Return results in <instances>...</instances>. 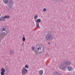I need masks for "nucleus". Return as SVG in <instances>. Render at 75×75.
<instances>
[{"mask_svg": "<svg viewBox=\"0 0 75 75\" xmlns=\"http://www.w3.org/2000/svg\"><path fill=\"white\" fill-rule=\"evenodd\" d=\"M0 18L2 21H6V19H5V18H6V16H5L4 17L1 16Z\"/></svg>", "mask_w": 75, "mask_h": 75, "instance_id": "nucleus-7", "label": "nucleus"}, {"mask_svg": "<svg viewBox=\"0 0 75 75\" xmlns=\"http://www.w3.org/2000/svg\"><path fill=\"white\" fill-rule=\"evenodd\" d=\"M39 74L40 75H42L43 74V71L42 70H40L39 71Z\"/></svg>", "mask_w": 75, "mask_h": 75, "instance_id": "nucleus-8", "label": "nucleus"}, {"mask_svg": "<svg viewBox=\"0 0 75 75\" xmlns=\"http://www.w3.org/2000/svg\"><path fill=\"white\" fill-rule=\"evenodd\" d=\"M38 16H37V15H35L34 16V18L35 19H36L37 18H38Z\"/></svg>", "mask_w": 75, "mask_h": 75, "instance_id": "nucleus-12", "label": "nucleus"}, {"mask_svg": "<svg viewBox=\"0 0 75 75\" xmlns=\"http://www.w3.org/2000/svg\"><path fill=\"white\" fill-rule=\"evenodd\" d=\"M28 71V70H27V69L23 67L22 69V75H25L27 73Z\"/></svg>", "mask_w": 75, "mask_h": 75, "instance_id": "nucleus-5", "label": "nucleus"}, {"mask_svg": "<svg viewBox=\"0 0 75 75\" xmlns=\"http://www.w3.org/2000/svg\"><path fill=\"white\" fill-rule=\"evenodd\" d=\"M5 75H7V73H6V74H5Z\"/></svg>", "mask_w": 75, "mask_h": 75, "instance_id": "nucleus-21", "label": "nucleus"}, {"mask_svg": "<svg viewBox=\"0 0 75 75\" xmlns=\"http://www.w3.org/2000/svg\"><path fill=\"white\" fill-rule=\"evenodd\" d=\"M35 21L36 23V25L37 27L38 28H40V26L39 25V23H40L41 21V20L40 19H38L37 20H35Z\"/></svg>", "mask_w": 75, "mask_h": 75, "instance_id": "nucleus-6", "label": "nucleus"}, {"mask_svg": "<svg viewBox=\"0 0 75 75\" xmlns=\"http://www.w3.org/2000/svg\"><path fill=\"white\" fill-rule=\"evenodd\" d=\"M53 38L54 39L55 38V36L54 35L53 36L52 34L51 33L47 34L45 36L46 39L47 41H51Z\"/></svg>", "mask_w": 75, "mask_h": 75, "instance_id": "nucleus-4", "label": "nucleus"}, {"mask_svg": "<svg viewBox=\"0 0 75 75\" xmlns=\"http://www.w3.org/2000/svg\"><path fill=\"white\" fill-rule=\"evenodd\" d=\"M22 41H25V38L24 37H23L22 38Z\"/></svg>", "mask_w": 75, "mask_h": 75, "instance_id": "nucleus-14", "label": "nucleus"}, {"mask_svg": "<svg viewBox=\"0 0 75 75\" xmlns=\"http://www.w3.org/2000/svg\"><path fill=\"white\" fill-rule=\"evenodd\" d=\"M14 53V51L13 50H10L9 51V54L10 55H11V54H13Z\"/></svg>", "mask_w": 75, "mask_h": 75, "instance_id": "nucleus-9", "label": "nucleus"}, {"mask_svg": "<svg viewBox=\"0 0 75 75\" xmlns=\"http://www.w3.org/2000/svg\"><path fill=\"white\" fill-rule=\"evenodd\" d=\"M31 48L32 50H34L35 49V47L33 46Z\"/></svg>", "mask_w": 75, "mask_h": 75, "instance_id": "nucleus-16", "label": "nucleus"}, {"mask_svg": "<svg viewBox=\"0 0 75 75\" xmlns=\"http://www.w3.org/2000/svg\"><path fill=\"white\" fill-rule=\"evenodd\" d=\"M4 72L2 71L1 72V75H4Z\"/></svg>", "mask_w": 75, "mask_h": 75, "instance_id": "nucleus-13", "label": "nucleus"}, {"mask_svg": "<svg viewBox=\"0 0 75 75\" xmlns=\"http://www.w3.org/2000/svg\"><path fill=\"white\" fill-rule=\"evenodd\" d=\"M71 64V62L67 61L65 60L61 64V67L60 68L63 71H65L66 68H67V69L69 71H72V68L71 67H68Z\"/></svg>", "mask_w": 75, "mask_h": 75, "instance_id": "nucleus-1", "label": "nucleus"}, {"mask_svg": "<svg viewBox=\"0 0 75 75\" xmlns=\"http://www.w3.org/2000/svg\"><path fill=\"white\" fill-rule=\"evenodd\" d=\"M44 47L42 45H37L35 49V53L36 54H41L42 52H44Z\"/></svg>", "mask_w": 75, "mask_h": 75, "instance_id": "nucleus-3", "label": "nucleus"}, {"mask_svg": "<svg viewBox=\"0 0 75 75\" xmlns=\"http://www.w3.org/2000/svg\"><path fill=\"white\" fill-rule=\"evenodd\" d=\"M0 21H1V18H0Z\"/></svg>", "mask_w": 75, "mask_h": 75, "instance_id": "nucleus-22", "label": "nucleus"}, {"mask_svg": "<svg viewBox=\"0 0 75 75\" xmlns=\"http://www.w3.org/2000/svg\"><path fill=\"white\" fill-rule=\"evenodd\" d=\"M1 72H5V71H6L5 69L4 68H2L1 69Z\"/></svg>", "mask_w": 75, "mask_h": 75, "instance_id": "nucleus-11", "label": "nucleus"}, {"mask_svg": "<svg viewBox=\"0 0 75 75\" xmlns=\"http://www.w3.org/2000/svg\"><path fill=\"white\" fill-rule=\"evenodd\" d=\"M59 0H55V2H58V1Z\"/></svg>", "mask_w": 75, "mask_h": 75, "instance_id": "nucleus-18", "label": "nucleus"}, {"mask_svg": "<svg viewBox=\"0 0 75 75\" xmlns=\"http://www.w3.org/2000/svg\"><path fill=\"white\" fill-rule=\"evenodd\" d=\"M7 72H9V70H7Z\"/></svg>", "mask_w": 75, "mask_h": 75, "instance_id": "nucleus-19", "label": "nucleus"}, {"mask_svg": "<svg viewBox=\"0 0 75 75\" xmlns=\"http://www.w3.org/2000/svg\"><path fill=\"white\" fill-rule=\"evenodd\" d=\"M3 2L5 4H7L8 6H6L8 10H10L12 9V7L14 4V2L12 0H3Z\"/></svg>", "mask_w": 75, "mask_h": 75, "instance_id": "nucleus-2", "label": "nucleus"}, {"mask_svg": "<svg viewBox=\"0 0 75 75\" xmlns=\"http://www.w3.org/2000/svg\"><path fill=\"white\" fill-rule=\"evenodd\" d=\"M25 67L26 68H28V66L27 65H25Z\"/></svg>", "mask_w": 75, "mask_h": 75, "instance_id": "nucleus-15", "label": "nucleus"}, {"mask_svg": "<svg viewBox=\"0 0 75 75\" xmlns=\"http://www.w3.org/2000/svg\"><path fill=\"white\" fill-rule=\"evenodd\" d=\"M48 44H50V42H48Z\"/></svg>", "mask_w": 75, "mask_h": 75, "instance_id": "nucleus-20", "label": "nucleus"}, {"mask_svg": "<svg viewBox=\"0 0 75 75\" xmlns=\"http://www.w3.org/2000/svg\"><path fill=\"white\" fill-rule=\"evenodd\" d=\"M43 11H47V9L45 8H44L43 9Z\"/></svg>", "mask_w": 75, "mask_h": 75, "instance_id": "nucleus-17", "label": "nucleus"}, {"mask_svg": "<svg viewBox=\"0 0 75 75\" xmlns=\"http://www.w3.org/2000/svg\"><path fill=\"white\" fill-rule=\"evenodd\" d=\"M5 18H7L8 19H9V18H10V16H9V15H8L7 16L6 15L5 16Z\"/></svg>", "mask_w": 75, "mask_h": 75, "instance_id": "nucleus-10", "label": "nucleus"}]
</instances>
